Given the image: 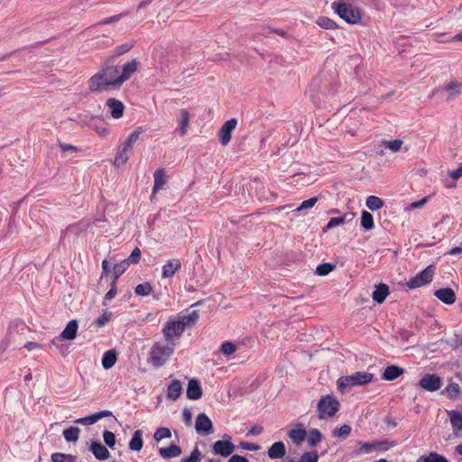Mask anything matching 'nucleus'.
Masks as SVG:
<instances>
[{"label": "nucleus", "instance_id": "nucleus-1", "mask_svg": "<svg viewBox=\"0 0 462 462\" xmlns=\"http://www.w3.org/2000/svg\"><path fill=\"white\" fill-rule=\"evenodd\" d=\"M356 0H337L331 4L332 9L338 16L350 24H356L362 19L361 11L352 5Z\"/></svg>", "mask_w": 462, "mask_h": 462}, {"label": "nucleus", "instance_id": "nucleus-2", "mask_svg": "<svg viewBox=\"0 0 462 462\" xmlns=\"http://www.w3.org/2000/svg\"><path fill=\"white\" fill-rule=\"evenodd\" d=\"M373 374L367 372H356L351 375L340 376L337 381V390L344 393L346 388L356 385H365L372 382Z\"/></svg>", "mask_w": 462, "mask_h": 462}, {"label": "nucleus", "instance_id": "nucleus-3", "mask_svg": "<svg viewBox=\"0 0 462 462\" xmlns=\"http://www.w3.org/2000/svg\"><path fill=\"white\" fill-rule=\"evenodd\" d=\"M175 343H155L151 349V359L154 366L160 367L165 364L174 350Z\"/></svg>", "mask_w": 462, "mask_h": 462}, {"label": "nucleus", "instance_id": "nucleus-4", "mask_svg": "<svg viewBox=\"0 0 462 462\" xmlns=\"http://www.w3.org/2000/svg\"><path fill=\"white\" fill-rule=\"evenodd\" d=\"M340 403L332 394L322 396L317 404L318 417L320 420L332 418L339 411Z\"/></svg>", "mask_w": 462, "mask_h": 462}, {"label": "nucleus", "instance_id": "nucleus-5", "mask_svg": "<svg viewBox=\"0 0 462 462\" xmlns=\"http://www.w3.org/2000/svg\"><path fill=\"white\" fill-rule=\"evenodd\" d=\"M435 269L436 268L433 264L428 265L414 277L411 278L406 282V286L409 289L413 290L430 283L435 274Z\"/></svg>", "mask_w": 462, "mask_h": 462}, {"label": "nucleus", "instance_id": "nucleus-6", "mask_svg": "<svg viewBox=\"0 0 462 462\" xmlns=\"http://www.w3.org/2000/svg\"><path fill=\"white\" fill-rule=\"evenodd\" d=\"M236 449L235 444L231 440V437L227 434L223 436V439L217 440L212 446V452L223 457H227L233 454Z\"/></svg>", "mask_w": 462, "mask_h": 462}, {"label": "nucleus", "instance_id": "nucleus-7", "mask_svg": "<svg viewBox=\"0 0 462 462\" xmlns=\"http://www.w3.org/2000/svg\"><path fill=\"white\" fill-rule=\"evenodd\" d=\"M88 89L91 93H102L113 88L102 73L97 71L88 79Z\"/></svg>", "mask_w": 462, "mask_h": 462}, {"label": "nucleus", "instance_id": "nucleus-8", "mask_svg": "<svg viewBox=\"0 0 462 462\" xmlns=\"http://www.w3.org/2000/svg\"><path fill=\"white\" fill-rule=\"evenodd\" d=\"M79 325L76 319L70 320L63 331L51 342V346L59 347V343L63 339L72 340L76 337Z\"/></svg>", "mask_w": 462, "mask_h": 462}, {"label": "nucleus", "instance_id": "nucleus-9", "mask_svg": "<svg viewBox=\"0 0 462 462\" xmlns=\"http://www.w3.org/2000/svg\"><path fill=\"white\" fill-rule=\"evenodd\" d=\"M162 332L166 341L174 342L173 338L180 337L184 332L183 325L180 324L179 319L167 321Z\"/></svg>", "mask_w": 462, "mask_h": 462}, {"label": "nucleus", "instance_id": "nucleus-10", "mask_svg": "<svg viewBox=\"0 0 462 462\" xmlns=\"http://www.w3.org/2000/svg\"><path fill=\"white\" fill-rule=\"evenodd\" d=\"M105 77V79L109 83L113 89H118L123 84L120 78V71L117 66H106L99 70Z\"/></svg>", "mask_w": 462, "mask_h": 462}, {"label": "nucleus", "instance_id": "nucleus-11", "mask_svg": "<svg viewBox=\"0 0 462 462\" xmlns=\"http://www.w3.org/2000/svg\"><path fill=\"white\" fill-rule=\"evenodd\" d=\"M419 385L428 392H435L440 389L442 382L438 374H426L420 378Z\"/></svg>", "mask_w": 462, "mask_h": 462}, {"label": "nucleus", "instance_id": "nucleus-12", "mask_svg": "<svg viewBox=\"0 0 462 462\" xmlns=\"http://www.w3.org/2000/svg\"><path fill=\"white\" fill-rule=\"evenodd\" d=\"M195 429L198 433L205 436L213 433V424L209 417L205 413H199L195 421Z\"/></svg>", "mask_w": 462, "mask_h": 462}, {"label": "nucleus", "instance_id": "nucleus-13", "mask_svg": "<svg viewBox=\"0 0 462 462\" xmlns=\"http://www.w3.org/2000/svg\"><path fill=\"white\" fill-rule=\"evenodd\" d=\"M236 125L237 120L236 118H231L226 121L221 126L218 135L222 145L226 146L230 143L232 132L236 128Z\"/></svg>", "mask_w": 462, "mask_h": 462}, {"label": "nucleus", "instance_id": "nucleus-14", "mask_svg": "<svg viewBox=\"0 0 462 462\" xmlns=\"http://www.w3.org/2000/svg\"><path fill=\"white\" fill-rule=\"evenodd\" d=\"M134 143H130L128 140H125L123 147L120 151L117 152L114 164L116 167H120L124 164H125L129 160V154L132 152Z\"/></svg>", "mask_w": 462, "mask_h": 462}, {"label": "nucleus", "instance_id": "nucleus-15", "mask_svg": "<svg viewBox=\"0 0 462 462\" xmlns=\"http://www.w3.org/2000/svg\"><path fill=\"white\" fill-rule=\"evenodd\" d=\"M181 267V262L180 259L173 258L168 260L162 268V277L171 278L172 277Z\"/></svg>", "mask_w": 462, "mask_h": 462}, {"label": "nucleus", "instance_id": "nucleus-16", "mask_svg": "<svg viewBox=\"0 0 462 462\" xmlns=\"http://www.w3.org/2000/svg\"><path fill=\"white\" fill-rule=\"evenodd\" d=\"M106 105L110 110V115L115 119H119L123 116L125 111V105L123 102L116 98L110 97L106 100Z\"/></svg>", "mask_w": 462, "mask_h": 462}, {"label": "nucleus", "instance_id": "nucleus-17", "mask_svg": "<svg viewBox=\"0 0 462 462\" xmlns=\"http://www.w3.org/2000/svg\"><path fill=\"white\" fill-rule=\"evenodd\" d=\"M434 296L445 304L451 305L456 301V293L451 288H441L434 291Z\"/></svg>", "mask_w": 462, "mask_h": 462}, {"label": "nucleus", "instance_id": "nucleus-18", "mask_svg": "<svg viewBox=\"0 0 462 462\" xmlns=\"http://www.w3.org/2000/svg\"><path fill=\"white\" fill-rule=\"evenodd\" d=\"M186 394L189 400H199L201 398L202 389L199 380L191 379L189 381Z\"/></svg>", "mask_w": 462, "mask_h": 462}, {"label": "nucleus", "instance_id": "nucleus-19", "mask_svg": "<svg viewBox=\"0 0 462 462\" xmlns=\"http://www.w3.org/2000/svg\"><path fill=\"white\" fill-rule=\"evenodd\" d=\"M90 451L97 459L106 460L109 458L110 452L100 442L93 441L89 447Z\"/></svg>", "mask_w": 462, "mask_h": 462}, {"label": "nucleus", "instance_id": "nucleus-20", "mask_svg": "<svg viewBox=\"0 0 462 462\" xmlns=\"http://www.w3.org/2000/svg\"><path fill=\"white\" fill-rule=\"evenodd\" d=\"M138 69V61L136 60H132L131 61L125 63L123 66L122 72L120 73L121 79L119 81L124 84L126 80H128L133 74L137 71Z\"/></svg>", "mask_w": 462, "mask_h": 462}, {"label": "nucleus", "instance_id": "nucleus-21", "mask_svg": "<svg viewBox=\"0 0 462 462\" xmlns=\"http://www.w3.org/2000/svg\"><path fill=\"white\" fill-rule=\"evenodd\" d=\"M404 372H405V370L403 368L394 365H392L387 366L384 369V371L382 374V379L385 380V381H393V380L397 379L399 376H401L402 374H403Z\"/></svg>", "mask_w": 462, "mask_h": 462}, {"label": "nucleus", "instance_id": "nucleus-22", "mask_svg": "<svg viewBox=\"0 0 462 462\" xmlns=\"http://www.w3.org/2000/svg\"><path fill=\"white\" fill-rule=\"evenodd\" d=\"M271 459L282 458L286 454V448L283 442H274L267 451Z\"/></svg>", "mask_w": 462, "mask_h": 462}, {"label": "nucleus", "instance_id": "nucleus-23", "mask_svg": "<svg viewBox=\"0 0 462 462\" xmlns=\"http://www.w3.org/2000/svg\"><path fill=\"white\" fill-rule=\"evenodd\" d=\"M389 294V287L384 283H380L373 291L372 298L378 304H382Z\"/></svg>", "mask_w": 462, "mask_h": 462}, {"label": "nucleus", "instance_id": "nucleus-24", "mask_svg": "<svg viewBox=\"0 0 462 462\" xmlns=\"http://www.w3.org/2000/svg\"><path fill=\"white\" fill-rule=\"evenodd\" d=\"M154 177V184L152 187V193L155 194L159 189H161L167 181L165 170L160 168L156 170L153 173Z\"/></svg>", "mask_w": 462, "mask_h": 462}, {"label": "nucleus", "instance_id": "nucleus-25", "mask_svg": "<svg viewBox=\"0 0 462 462\" xmlns=\"http://www.w3.org/2000/svg\"><path fill=\"white\" fill-rule=\"evenodd\" d=\"M199 319L198 310H192L186 315L179 316V321L183 325V328H189L197 323Z\"/></svg>", "mask_w": 462, "mask_h": 462}, {"label": "nucleus", "instance_id": "nucleus-26", "mask_svg": "<svg viewBox=\"0 0 462 462\" xmlns=\"http://www.w3.org/2000/svg\"><path fill=\"white\" fill-rule=\"evenodd\" d=\"M357 448H355L351 456L352 457H357L359 455L363 454H370L375 450V446L374 441L373 442H363V441H357Z\"/></svg>", "mask_w": 462, "mask_h": 462}, {"label": "nucleus", "instance_id": "nucleus-27", "mask_svg": "<svg viewBox=\"0 0 462 462\" xmlns=\"http://www.w3.org/2000/svg\"><path fill=\"white\" fill-rule=\"evenodd\" d=\"M182 386L179 380H173L168 385L167 388V398L171 400H177L181 393Z\"/></svg>", "mask_w": 462, "mask_h": 462}, {"label": "nucleus", "instance_id": "nucleus-28", "mask_svg": "<svg viewBox=\"0 0 462 462\" xmlns=\"http://www.w3.org/2000/svg\"><path fill=\"white\" fill-rule=\"evenodd\" d=\"M181 448L176 444H171L168 448H161L159 454L163 458L176 457L181 454Z\"/></svg>", "mask_w": 462, "mask_h": 462}, {"label": "nucleus", "instance_id": "nucleus-29", "mask_svg": "<svg viewBox=\"0 0 462 462\" xmlns=\"http://www.w3.org/2000/svg\"><path fill=\"white\" fill-rule=\"evenodd\" d=\"M117 360V353L115 349L106 351L102 357V365L105 369L112 368Z\"/></svg>", "mask_w": 462, "mask_h": 462}, {"label": "nucleus", "instance_id": "nucleus-30", "mask_svg": "<svg viewBox=\"0 0 462 462\" xmlns=\"http://www.w3.org/2000/svg\"><path fill=\"white\" fill-rule=\"evenodd\" d=\"M189 123V113L186 109L180 112L179 127L176 129L180 135H185Z\"/></svg>", "mask_w": 462, "mask_h": 462}, {"label": "nucleus", "instance_id": "nucleus-31", "mask_svg": "<svg viewBox=\"0 0 462 462\" xmlns=\"http://www.w3.org/2000/svg\"><path fill=\"white\" fill-rule=\"evenodd\" d=\"M300 428L292 429L288 432L289 438L296 444L301 443L307 436L306 430L301 424H299Z\"/></svg>", "mask_w": 462, "mask_h": 462}, {"label": "nucleus", "instance_id": "nucleus-32", "mask_svg": "<svg viewBox=\"0 0 462 462\" xmlns=\"http://www.w3.org/2000/svg\"><path fill=\"white\" fill-rule=\"evenodd\" d=\"M143 431L137 430L134 432L133 437L129 442V448L134 451H140L143 448V441L142 439Z\"/></svg>", "mask_w": 462, "mask_h": 462}, {"label": "nucleus", "instance_id": "nucleus-33", "mask_svg": "<svg viewBox=\"0 0 462 462\" xmlns=\"http://www.w3.org/2000/svg\"><path fill=\"white\" fill-rule=\"evenodd\" d=\"M130 265L125 260L121 261L118 263L114 264L112 268V282L113 283H116L118 278L128 269Z\"/></svg>", "mask_w": 462, "mask_h": 462}, {"label": "nucleus", "instance_id": "nucleus-34", "mask_svg": "<svg viewBox=\"0 0 462 462\" xmlns=\"http://www.w3.org/2000/svg\"><path fill=\"white\" fill-rule=\"evenodd\" d=\"M448 414L450 419L452 429L454 430H462V413L457 411L452 410L448 411Z\"/></svg>", "mask_w": 462, "mask_h": 462}, {"label": "nucleus", "instance_id": "nucleus-35", "mask_svg": "<svg viewBox=\"0 0 462 462\" xmlns=\"http://www.w3.org/2000/svg\"><path fill=\"white\" fill-rule=\"evenodd\" d=\"M80 429L71 426L63 430V437L67 442H77L79 439Z\"/></svg>", "mask_w": 462, "mask_h": 462}, {"label": "nucleus", "instance_id": "nucleus-36", "mask_svg": "<svg viewBox=\"0 0 462 462\" xmlns=\"http://www.w3.org/2000/svg\"><path fill=\"white\" fill-rule=\"evenodd\" d=\"M417 462H448L447 457L436 452H430L428 456H421Z\"/></svg>", "mask_w": 462, "mask_h": 462}, {"label": "nucleus", "instance_id": "nucleus-37", "mask_svg": "<svg viewBox=\"0 0 462 462\" xmlns=\"http://www.w3.org/2000/svg\"><path fill=\"white\" fill-rule=\"evenodd\" d=\"M365 204L372 211L378 210L383 207V201L382 199L374 195L367 197Z\"/></svg>", "mask_w": 462, "mask_h": 462}, {"label": "nucleus", "instance_id": "nucleus-38", "mask_svg": "<svg viewBox=\"0 0 462 462\" xmlns=\"http://www.w3.org/2000/svg\"><path fill=\"white\" fill-rule=\"evenodd\" d=\"M361 226L365 230H371L374 228V217L368 211L364 210L361 215Z\"/></svg>", "mask_w": 462, "mask_h": 462}, {"label": "nucleus", "instance_id": "nucleus-39", "mask_svg": "<svg viewBox=\"0 0 462 462\" xmlns=\"http://www.w3.org/2000/svg\"><path fill=\"white\" fill-rule=\"evenodd\" d=\"M446 90L448 92V99L454 98L462 92L461 84L457 81H451L447 85Z\"/></svg>", "mask_w": 462, "mask_h": 462}, {"label": "nucleus", "instance_id": "nucleus-40", "mask_svg": "<svg viewBox=\"0 0 462 462\" xmlns=\"http://www.w3.org/2000/svg\"><path fill=\"white\" fill-rule=\"evenodd\" d=\"M445 392L447 393L448 396L452 400L457 399L461 393L460 387L457 383H448L445 388Z\"/></svg>", "mask_w": 462, "mask_h": 462}, {"label": "nucleus", "instance_id": "nucleus-41", "mask_svg": "<svg viewBox=\"0 0 462 462\" xmlns=\"http://www.w3.org/2000/svg\"><path fill=\"white\" fill-rule=\"evenodd\" d=\"M322 439V434L318 429H312L309 432L308 443L310 447H316Z\"/></svg>", "mask_w": 462, "mask_h": 462}, {"label": "nucleus", "instance_id": "nucleus-42", "mask_svg": "<svg viewBox=\"0 0 462 462\" xmlns=\"http://www.w3.org/2000/svg\"><path fill=\"white\" fill-rule=\"evenodd\" d=\"M171 437V431L169 428H166V427L158 428L153 434V439L157 442L162 440L163 439H170Z\"/></svg>", "mask_w": 462, "mask_h": 462}, {"label": "nucleus", "instance_id": "nucleus-43", "mask_svg": "<svg viewBox=\"0 0 462 462\" xmlns=\"http://www.w3.org/2000/svg\"><path fill=\"white\" fill-rule=\"evenodd\" d=\"M76 457L70 454L53 453L51 455L52 462H75Z\"/></svg>", "mask_w": 462, "mask_h": 462}, {"label": "nucleus", "instance_id": "nucleus-44", "mask_svg": "<svg viewBox=\"0 0 462 462\" xmlns=\"http://www.w3.org/2000/svg\"><path fill=\"white\" fill-rule=\"evenodd\" d=\"M152 291V288L150 282L140 283L134 288L135 294L142 297L148 296Z\"/></svg>", "mask_w": 462, "mask_h": 462}, {"label": "nucleus", "instance_id": "nucleus-45", "mask_svg": "<svg viewBox=\"0 0 462 462\" xmlns=\"http://www.w3.org/2000/svg\"><path fill=\"white\" fill-rule=\"evenodd\" d=\"M317 23L323 29L331 30L337 28V23L332 19L326 16L319 17L317 20Z\"/></svg>", "mask_w": 462, "mask_h": 462}, {"label": "nucleus", "instance_id": "nucleus-46", "mask_svg": "<svg viewBox=\"0 0 462 462\" xmlns=\"http://www.w3.org/2000/svg\"><path fill=\"white\" fill-rule=\"evenodd\" d=\"M335 265L330 263H321L317 266L316 268V273L320 276L328 275L329 273H331L335 269Z\"/></svg>", "mask_w": 462, "mask_h": 462}, {"label": "nucleus", "instance_id": "nucleus-47", "mask_svg": "<svg viewBox=\"0 0 462 462\" xmlns=\"http://www.w3.org/2000/svg\"><path fill=\"white\" fill-rule=\"evenodd\" d=\"M351 432V427L347 424H344L339 428H336L332 431L333 437L337 438H346L347 437Z\"/></svg>", "mask_w": 462, "mask_h": 462}, {"label": "nucleus", "instance_id": "nucleus-48", "mask_svg": "<svg viewBox=\"0 0 462 462\" xmlns=\"http://www.w3.org/2000/svg\"><path fill=\"white\" fill-rule=\"evenodd\" d=\"M141 255H142V253H141V250L138 248V247H135L131 254L129 255V257L124 259L125 262H127V263L129 265L131 264H136L140 262V259H141Z\"/></svg>", "mask_w": 462, "mask_h": 462}, {"label": "nucleus", "instance_id": "nucleus-49", "mask_svg": "<svg viewBox=\"0 0 462 462\" xmlns=\"http://www.w3.org/2000/svg\"><path fill=\"white\" fill-rule=\"evenodd\" d=\"M202 458L201 452L196 447L187 457L181 458L180 462H200Z\"/></svg>", "mask_w": 462, "mask_h": 462}, {"label": "nucleus", "instance_id": "nucleus-50", "mask_svg": "<svg viewBox=\"0 0 462 462\" xmlns=\"http://www.w3.org/2000/svg\"><path fill=\"white\" fill-rule=\"evenodd\" d=\"M74 422L76 424L88 426V425H93L96 422H97V420L96 414L93 413V414H90L88 416L77 419Z\"/></svg>", "mask_w": 462, "mask_h": 462}, {"label": "nucleus", "instance_id": "nucleus-51", "mask_svg": "<svg viewBox=\"0 0 462 462\" xmlns=\"http://www.w3.org/2000/svg\"><path fill=\"white\" fill-rule=\"evenodd\" d=\"M348 214H345L344 216L338 217H332L329 219L328 223L326 226V229H331L336 226H338L341 224H344L346 220Z\"/></svg>", "mask_w": 462, "mask_h": 462}, {"label": "nucleus", "instance_id": "nucleus-52", "mask_svg": "<svg viewBox=\"0 0 462 462\" xmlns=\"http://www.w3.org/2000/svg\"><path fill=\"white\" fill-rule=\"evenodd\" d=\"M133 47H134L133 42H126V43L118 45L117 47H116V49L114 51V55L117 56V57L121 56V55L130 51Z\"/></svg>", "mask_w": 462, "mask_h": 462}, {"label": "nucleus", "instance_id": "nucleus-53", "mask_svg": "<svg viewBox=\"0 0 462 462\" xmlns=\"http://www.w3.org/2000/svg\"><path fill=\"white\" fill-rule=\"evenodd\" d=\"M112 318V312L105 310L102 315L95 320L97 327L101 328L105 326Z\"/></svg>", "mask_w": 462, "mask_h": 462}, {"label": "nucleus", "instance_id": "nucleus-54", "mask_svg": "<svg viewBox=\"0 0 462 462\" xmlns=\"http://www.w3.org/2000/svg\"><path fill=\"white\" fill-rule=\"evenodd\" d=\"M319 455L317 451L305 452L301 455L299 462H318Z\"/></svg>", "mask_w": 462, "mask_h": 462}, {"label": "nucleus", "instance_id": "nucleus-55", "mask_svg": "<svg viewBox=\"0 0 462 462\" xmlns=\"http://www.w3.org/2000/svg\"><path fill=\"white\" fill-rule=\"evenodd\" d=\"M236 350V346L230 341H225L221 345V351L225 356H230Z\"/></svg>", "mask_w": 462, "mask_h": 462}, {"label": "nucleus", "instance_id": "nucleus-56", "mask_svg": "<svg viewBox=\"0 0 462 462\" xmlns=\"http://www.w3.org/2000/svg\"><path fill=\"white\" fill-rule=\"evenodd\" d=\"M103 439L107 447L113 448L116 445V435L112 431L106 430L103 432Z\"/></svg>", "mask_w": 462, "mask_h": 462}, {"label": "nucleus", "instance_id": "nucleus-57", "mask_svg": "<svg viewBox=\"0 0 462 462\" xmlns=\"http://www.w3.org/2000/svg\"><path fill=\"white\" fill-rule=\"evenodd\" d=\"M318 201V198L317 197H313V198H310L309 199H306L304 201L301 202V204L300 205V207H298L295 211H301V210H304V209H308V208H311L312 207H314V205L317 203Z\"/></svg>", "mask_w": 462, "mask_h": 462}, {"label": "nucleus", "instance_id": "nucleus-58", "mask_svg": "<svg viewBox=\"0 0 462 462\" xmlns=\"http://www.w3.org/2000/svg\"><path fill=\"white\" fill-rule=\"evenodd\" d=\"M384 144L386 148H389L393 152H398L402 147V141L400 139H395L392 141H387L384 143Z\"/></svg>", "mask_w": 462, "mask_h": 462}, {"label": "nucleus", "instance_id": "nucleus-59", "mask_svg": "<svg viewBox=\"0 0 462 462\" xmlns=\"http://www.w3.org/2000/svg\"><path fill=\"white\" fill-rule=\"evenodd\" d=\"M142 133H143V127L138 126L128 135L126 140H128L130 143L134 144L137 142V140L139 139L140 134Z\"/></svg>", "mask_w": 462, "mask_h": 462}, {"label": "nucleus", "instance_id": "nucleus-60", "mask_svg": "<svg viewBox=\"0 0 462 462\" xmlns=\"http://www.w3.org/2000/svg\"><path fill=\"white\" fill-rule=\"evenodd\" d=\"M374 443L375 446V450L386 451L391 447H393V444L391 442H389L388 440H376V441H374Z\"/></svg>", "mask_w": 462, "mask_h": 462}, {"label": "nucleus", "instance_id": "nucleus-61", "mask_svg": "<svg viewBox=\"0 0 462 462\" xmlns=\"http://www.w3.org/2000/svg\"><path fill=\"white\" fill-rule=\"evenodd\" d=\"M116 295V283H113V282H112L110 290L106 293V295L104 297L103 305L106 306V301L114 299Z\"/></svg>", "mask_w": 462, "mask_h": 462}, {"label": "nucleus", "instance_id": "nucleus-62", "mask_svg": "<svg viewBox=\"0 0 462 462\" xmlns=\"http://www.w3.org/2000/svg\"><path fill=\"white\" fill-rule=\"evenodd\" d=\"M124 16H125V14H116V15H113V16H110L108 18L101 20L98 23V24H100V25L109 24V23H112L119 21Z\"/></svg>", "mask_w": 462, "mask_h": 462}, {"label": "nucleus", "instance_id": "nucleus-63", "mask_svg": "<svg viewBox=\"0 0 462 462\" xmlns=\"http://www.w3.org/2000/svg\"><path fill=\"white\" fill-rule=\"evenodd\" d=\"M95 118L93 116L79 115L75 121L82 125L88 124Z\"/></svg>", "mask_w": 462, "mask_h": 462}, {"label": "nucleus", "instance_id": "nucleus-64", "mask_svg": "<svg viewBox=\"0 0 462 462\" xmlns=\"http://www.w3.org/2000/svg\"><path fill=\"white\" fill-rule=\"evenodd\" d=\"M240 447L245 450L257 451L260 449V446L254 443L243 441L240 443Z\"/></svg>", "mask_w": 462, "mask_h": 462}]
</instances>
